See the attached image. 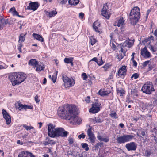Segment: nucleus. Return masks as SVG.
I'll use <instances>...</instances> for the list:
<instances>
[{
	"label": "nucleus",
	"mask_w": 157,
	"mask_h": 157,
	"mask_svg": "<svg viewBox=\"0 0 157 157\" xmlns=\"http://www.w3.org/2000/svg\"><path fill=\"white\" fill-rule=\"evenodd\" d=\"M48 134L51 137L55 138L61 136L65 137L68 134V132L66 131L62 128H55V125L49 124L48 125Z\"/></svg>",
	"instance_id": "f257e3e1"
},
{
	"label": "nucleus",
	"mask_w": 157,
	"mask_h": 157,
	"mask_svg": "<svg viewBox=\"0 0 157 157\" xmlns=\"http://www.w3.org/2000/svg\"><path fill=\"white\" fill-rule=\"evenodd\" d=\"M75 105H66L63 107H59L58 109V116L61 119H70L71 114L74 108L75 109Z\"/></svg>",
	"instance_id": "f03ea898"
},
{
	"label": "nucleus",
	"mask_w": 157,
	"mask_h": 157,
	"mask_svg": "<svg viewBox=\"0 0 157 157\" xmlns=\"http://www.w3.org/2000/svg\"><path fill=\"white\" fill-rule=\"evenodd\" d=\"M26 78V75L20 72L13 73L9 76V78L11 80L13 86L21 83Z\"/></svg>",
	"instance_id": "7ed1b4c3"
},
{
	"label": "nucleus",
	"mask_w": 157,
	"mask_h": 157,
	"mask_svg": "<svg viewBox=\"0 0 157 157\" xmlns=\"http://www.w3.org/2000/svg\"><path fill=\"white\" fill-rule=\"evenodd\" d=\"M140 9L138 7H135L131 11L129 17L131 24L135 25L140 18Z\"/></svg>",
	"instance_id": "20e7f679"
},
{
	"label": "nucleus",
	"mask_w": 157,
	"mask_h": 157,
	"mask_svg": "<svg viewBox=\"0 0 157 157\" xmlns=\"http://www.w3.org/2000/svg\"><path fill=\"white\" fill-rule=\"evenodd\" d=\"M141 90L143 93L148 94H151L152 92L155 91L152 82H150L145 83L142 86Z\"/></svg>",
	"instance_id": "39448f33"
},
{
	"label": "nucleus",
	"mask_w": 157,
	"mask_h": 157,
	"mask_svg": "<svg viewBox=\"0 0 157 157\" xmlns=\"http://www.w3.org/2000/svg\"><path fill=\"white\" fill-rule=\"evenodd\" d=\"M134 137L131 135H124L120 136H117L116 140L117 143L119 144L124 143L131 141Z\"/></svg>",
	"instance_id": "423d86ee"
},
{
	"label": "nucleus",
	"mask_w": 157,
	"mask_h": 157,
	"mask_svg": "<svg viewBox=\"0 0 157 157\" xmlns=\"http://www.w3.org/2000/svg\"><path fill=\"white\" fill-rule=\"evenodd\" d=\"M71 114L70 117V119H68V120L74 121L75 124L80 123L82 120L81 118L77 116L78 112L76 106H75V109H74Z\"/></svg>",
	"instance_id": "0eeeda50"
},
{
	"label": "nucleus",
	"mask_w": 157,
	"mask_h": 157,
	"mask_svg": "<svg viewBox=\"0 0 157 157\" xmlns=\"http://www.w3.org/2000/svg\"><path fill=\"white\" fill-rule=\"evenodd\" d=\"M63 79L64 82V85L66 88L72 86L75 83L73 79H70L66 76H63Z\"/></svg>",
	"instance_id": "6e6552de"
},
{
	"label": "nucleus",
	"mask_w": 157,
	"mask_h": 157,
	"mask_svg": "<svg viewBox=\"0 0 157 157\" xmlns=\"http://www.w3.org/2000/svg\"><path fill=\"white\" fill-rule=\"evenodd\" d=\"M87 135L88 136V139L91 143H94L95 142L96 138L94 135L92 131V128H89L87 132Z\"/></svg>",
	"instance_id": "1a4fd4ad"
},
{
	"label": "nucleus",
	"mask_w": 157,
	"mask_h": 157,
	"mask_svg": "<svg viewBox=\"0 0 157 157\" xmlns=\"http://www.w3.org/2000/svg\"><path fill=\"white\" fill-rule=\"evenodd\" d=\"M126 66L124 65L120 68L118 72V75L122 78H124V76L126 74Z\"/></svg>",
	"instance_id": "9d476101"
},
{
	"label": "nucleus",
	"mask_w": 157,
	"mask_h": 157,
	"mask_svg": "<svg viewBox=\"0 0 157 157\" xmlns=\"http://www.w3.org/2000/svg\"><path fill=\"white\" fill-rule=\"evenodd\" d=\"M125 147L128 151H135L137 147L136 144L134 142L127 144Z\"/></svg>",
	"instance_id": "9b49d317"
},
{
	"label": "nucleus",
	"mask_w": 157,
	"mask_h": 157,
	"mask_svg": "<svg viewBox=\"0 0 157 157\" xmlns=\"http://www.w3.org/2000/svg\"><path fill=\"white\" fill-rule=\"evenodd\" d=\"M18 157H35V156L31 152L27 151L20 152Z\"/></svg>",
	"instance_id": "f8f14e48"
},
{
	"label": "nucleus",
	"mask_w": 157,
	"mask_h": 157,
	"mask_svg": "<svg viewBox=\"0 0 157 157\" xmlns=\"http://www.w3.org/2000/svg\"><path fill=\"white\" fill-rule=\"evenodd\" d=\"M8 24L10 25V23L8 21V20L6 19H4L2 16L0 17V30L3 29L5 25Z\"/></svg>",
	"instance_id": "ddd939ff"
},
{
	"label": "nucleus",
	"mask_w": 157,
	"mask_h": 157,
	"mask_svg": "<svg viewBox=\"0 0 157 157\" xmlns=\"http://www.w3.org/2000/svg\"><path fill=\"white\" fill-rule=\"evenodd\" d=\"M99 104L98 102H96L92 104V108L89 110L90 112L93 113H98L100 110Z\"/></svg>",
	"instance_id": "4468645a"
},
{
	"label": "nucleus",
	"mask_w": 157,
	"mask_h": 157,
	"mask_svg": "<svg viewBox=\"0 0 157 157\" xmlns=\"http://www.w3.org/2000/svg\"><path fill=\"white\" fill-rule=\"evenodd\" d=\"M39 6V4L37 2H31L29 4V5L27 6V8L28 10L35 11L37 9Z\"/></svg>",
	"instance_id": "2eb2a0df"
},
{
	"label": "nucleus",
	"mask_w": 157,
	"mask_h": 157,
	"mask_svg": "<svg viewBox=\"0 0 157 157\" xmlns=\"http://www.w3.org/2000/svg\"><path fill=\"white\" fill-rule=\"evenodd\" d=\"M2 111L3 117L6 120V123L7 125H9L11 122V117L6 110L2 109Z\"/></svg>",
	"instance_id": "dca6fc26"
},
{
	"label": "nucleus",
	"mask_w": 157,
	"mask_h": 157,
	"mask_svg": "<svg viewBox=\"0 0 157 157\" xmlns=\"http://www.w3.org/2000/svg\"><path fill=\"white\" fill-rule=\"evenodd\" d=\"M101 26L99 22L97 21H95L93 24V27L94 29L96 32L100 34L101 33L102 31L101 29L99 28Z\"/></svg>",
	"instance_id": "f3484780"
},
{
	"label": "nucleus",
	"mask_w": 157,
	"mask_h": 157,
	"mask_svg": "<svg viewBox=\"0 0 157 157\" xmlns=\"http://www.w3.org/2000/svg\"><path fill=\"white\" fill-rule=\"evenodd\" d=\"M141 54L143 56H145L147 58L150 57V53L147 51L146 47H145L143 49L141 50Z\"/></svg>",
	"instance_id": "a211bd4d"
},
{
	"label": "nucleus",
	"mask_w": 157,
	"mask_h": 157,
	"mask_svg": "<svg viewBox=\"0 0 157 157\" xmlns=\"http://www.w3.org/2000/svg\"><path fill=\"white\" fill-rule=\"evenodd\" d=\"M151 131L152 133V136L154 137V140L155 141V142L157 143V127H154Z\"/></svg>",
	"instance_id": "6ab92c4d"
},
{
	"label": "nucleus",
	"mask_w": 157,
	"mask_h": 157,
	"mask_svg": "<svg viewBox=\"0 0 157 157\" xmlns=\"http://www.w3.org/2000/svg\"><path fill=\"white\" fill-rule=\"evenodd\" d=\"M15 107L17 109H18L19 110L22 109L25 110V105H23L21 104L20 101H19L17 102L15 105Z\"/></svg>",
	"instance_id": "aec40b11"
},
{
	"label": "nucleus",
	"mask_w": 157,
	"mask_h": 157,
	"mask_svg": "<svg viewBox=\"0 0 157 157\" xmlns=\"http://www.w3.org/2000/svg\"><path fill=\"white\" fill-rule=\"evenodd\" d=\"M38 61L35 59H31L28 62V64L29 65L34 66L35 67L38 65Z\"/></svg>",
	"instance_id": "412c9836"
},
{
	"label": "nucleus",
	"mask_w": 157,
	"mask_h": 157,
	"mask_svg": "<svg viewBox=\"0 0 157 157\" xmlns=\"http://www.w3.org/2000/svg\"><path fill=\"white\" fill-rule=\"evenodd\" d=\"M37 40L40 41L41 42H43L44 41L43 38L42 36L39 34L35 33H33L32 35Z\"/></svg>",
	"instance_id": "4be33fe9"
},
{
	"label": "nucleus",
	"mask_w": 157,
	"mask_h": 157,
	"mask_svg": "<svg viewBox=\"0 0 157 157\" xmlns=\"http://www.w3.org/2000/svg\"><path fill=\"white\" fill-rule=\"evenodd\" d=\"M140 134L141 135V136L140 137L142 138L144 137V140L145 141L146 139H147L148 136L147 133L145 132V130L142 129H141L140 130Z\"/></svg>",
	"instance_id": "5701e85b"
},
{
	"label": "nucleus",
	"mask_w": 157,
	"mask_h": 157,
	"mask_svg": "<svg viewBox=\"0 0 157 157\" xmlns=\"http://www.w3.org/2000/svg\"><path fill=\"white\" fill-rule=\"evenodd\" d=\"M124 22V20L123 19L120 18L118 21L117 22H116L114 23V26H117L118 27L122 26L123 25Z\"/></svg>",
	"instance_id": "b1692460"
},
{
	"label": "nucleus",
	"mask_w": 157,
	"mask_h": 157,
	"mask_svg": "<svg viewBox=\"0 0 157 157\" xmlns=\"http://www.w3.org/2000/svg\"><path fill=\"white\" fill-rule=\"evenodd\" d=\"M56 143V142L53 141V140H50L49 137H47L46 139V141H45L44 144L45 145L50 144L52 145Z\"/></svg>",
	"instance_id": "393cba45"
},
{
	"label": "nucleus",
	"mask_w": 157,
	"mask_h": 157,
	"mask_svg": "<svg viewBox=\"0 0 157 157\" xmlns=\"http://www.w3.org/2000/svg\"><path fill=\"white\" fill-rule=\"evenodd\" d=\"M149 48L152 52H155L157 50V42L154 46L149 44Z\"/></svg>",
	"instance_id": "a878e982"
},
{
	"label": "nucleus",
	"mask_w": 157,
	"mask_h": 157,
	"mask_svg": "<svg viewBox=\"0 0 157 157\" xmlns=\"http://www.w3.org/2000/svg\"><path fill=\"white\" fill-rule=\"evenodd\" d=\"M57 13V12L56 10H53L51 12H47L46 14L47 16H48L49 17H52L55 16Z\"/></svg>",
	"instance_id": "bb28decb"
},
{
	"label": "nucleus",
	"mask_w": 157,
	"mask_h": 157,
	"mask_svg": "<svg viewBox=\"0 0 157 157\" xmlns=\"http://www.w3.org/2000/svg\"><path fill=\"white\" fill-rule=\"evenodd\" d=\"M97 138L98 140L101 141H104L105 142H108L109 141V139L108 137L105 138H103L99 135H98Z\"/></svg>",
	"instance_id": "cd10ccee"
},
{
	"label": "nucleus",
	"mask_w": 157,
	"mask_h": 157,
	"mask_svg": "<svg viewBox=\"0 0 157 157\" xmlns=\"http://www.w3.org/2000/svg\"><path fill=\"white\" fill-rule=\"evenodd\" d=\"M117 94H119L120 96H122L125 93V91L122 88H119L117 90Z\"/></svg>",
	"instance_id": "c85d7f7f"
},
{
	"label": "nucleus",
	"mask_w": 157,
	"mask_h": 157,
	"mask_svg": "<svg viewBox=\"0 0 157 157\" xmlns=\"http://www.w3.org/2000/svg\"><path fill=\"white\" fill-rule=\"evenodd\" d=\"M79 2V0H69L68 3L70 5L75 6L77 5Z\"/></svg>",
	"instance_id": "c756f323"
},
{
	"label": "nucleus",
	"mask_w": 157,
	"mask_h": 157,
	"mask_svg": "<svg viewBox=\"0 0 157 157\" xmlns=\"http://www.w3.org/2000/svg\"><path fill=\"white\" fill-rule=\"evenodd\" d=\"M94 123H99L103 121V120L99 117H95L93 119Z\"/></svg>",
	"instance_id": "7c9ffc66"
},
{
	"label": "nucleus",
	"mask_w": 157,
	"mask_h": 157,
	"mask_svg": "<svg viewBox=\"0 0 157 157\" xmlns=\"http://www.w3.org/2000/svg\"><path fill=\"white\" fill-rule=\"evenodd\" d=\"M104 14L102 13V11H101V14L107 19H109L110 17V13L109 11H107V12L104 13Z\"/></svg>",
	"instance_id": "2f4dec72"
},
{
	"label": "nucleus",
	"mask_w": 157,
	"mask_h": 157,
	"mask_svg": "<svg viewBox=\"0 0 157 157\" xmlns=\"http://www.w3.org/2000/svg\"><path fill=\"white\" fill-rule=\"evenodd\" d=\"M36 67V71H40L42 70H44L45 68L44 65L41 66V64H38V65Z\"/></svg>",
	"instance_id": "473e14b6"
},
{
	"label": "nucleus",
	"mask_w": 157,
	"mask_h": 157,
	"mask_svg": "<svg viewBox=\"0 0 157 157\" xmlns=\"http://www.w3.org/2000/svg\"><path fill=\"white\" fill-rule=\"evenodd\" d=\"M109 9V7L107 5V3L104 4L103 5V8L102 10V13L104 14V13L107 12V11H109L108 10Z\"/></svg>",
	"instance_id": "72a5a7b5"
},
{
	"label": "nucleus",
	"mask_w": 157,
	"mask_h": 157,
	"mask_svg": "<svg viewBox=\"0 0 157 157\" xmlns=\"http://www.w3.org/2000/svg\"><path fill=\"white\" fill-rule=\"evenodd\" d=\"M99 94L101 96L106 95L108 94L109 93L107 91H102L100 90L98 92Z\"/></svg>",
	"instance_id": "f704fd0d"
},
{
	"label": "nucleus",
	"mask_w": 157,
	"mask_h": 157,
	"mask_svg": "<svg viewBox=\"0 0 157 157\" xmlns=\"http://www.w3.org/2000/svg\"><path fill=\"white\" fill-rule=\"evenodd\" d=\"M25 34L24 35L23 34H21L20 35L19 40L18 41L19 43H21L24 42L25 40Z\"/></svg>",
	"instance_id": "c9c22d12"
},
{
	"label": "nucleus",
	"mask_w": 157,
	"mask_h": 157,
	"mask_svg": "<svg viewBox=\"0 0 157 157\" xmlns=\"http://www.w3.org/2000/svg\"><path fill=\"white\" fill-rule=\"evenodd\" d=\"M111 66L112 65L109 63H107L104 65L102 67L105 69V71H106L108 70L109 68H110Z\"/></svg>",
	"instance_id": "e433bc0d"
},
{
	"label": "nucleus",
	"mask_w": 157,
	"mask_h": 157,
	"mask_svg": "<svg viewBox=\"0 0 157 157\" xmlns=\"http://www.w3.org/2000/svg\"><path fill=\"white\" fill-rule=\"evenodd\" d=\"M109 115L111 117H113L115 119L117 118L118 117H117V114L114 111H112Z\"/></svg>",
	"instance_id": "4c0bfd02"
},
{
	"label": "nucleus",
	"mask_w": 157,
	"mask_h": 157,
	"mask_svg": "<svg viewBox=\"0 0 157 157\" xmlns=\"http://www.w3.org/2000/svg\"><path fill=\"white\" fill-rule=\"evenodd\" d=\"M82 147L83 148L85 149V150L86 151H88L89 149L88 145L86 143H83L82 145Z\"/></svg>",
	"instance_id": "58836bf2"
},
{
	"label": "nucleus",
	"mask_w": 157,
	"mask_h": 157,
	"mask_svg": "<svg viewBox=\"0 0 157 157\" xmlns=\"http://www.w3.org/2000/svg\"><path fill=\"white\" fill-rule=\"evenodd\" d=\"M73 59V58L72 57L70 58H66L64 59V61L66 63H70V62H71V61Z\"/></svg>",
	"instance_id": "ea45409f"
},
{
	"label": "nucleus",
	"mask_w": 157,
	"mask_h": 157,
	"mask_svg": "<svg viewBox=\"0 0 157 157\" xmlns=\"http://www.w3.org/2000/svg\"><path fill=\"white\" fill-rule=\"evenodd\" d=\"M103 144V143L101 142H99L97 143L96 145L94 146L95 149L98 150L99 147H101L102 145Z\"/></svg>",
	"instance_id": "a19ab883"
},
{
	"label": "nucleus",
	"mask_w": 157,
	"mask_h": 157,
	"mask_svg": "<svg viewBox=\"0 0 157 157\" xmlns=\"http://www.w3.org/2000/svg\"><path fill=\"white\" fill-rule=\"evenodd\" d=\"M23 127L25 128L27 130H31V129H34L33 127L31 126H29L25 124L23 125Z\"/></svg>",
	"instance_id": "79ce46f5"
},
{
	"label": "nucleus",
	"mask_w": 157,
	"mask_h": 157,
	"mask_svg": "<svg viewBox=\"0 0 157 157\" xmlns=\"http://www.w3.org/2000/svg\"><path fill=\"white\" fill-rule=\"evenodd\" d=\"M139 75L137 73L133 74L131 77V78H134L135 79H136L139 77Z\"/></svg>",
	"instance_id": "37998d69"
},
{
	"label": "nucleus",
	"mask_w": 157,
	"mask_h": 157,
	"mask_svg": "<svg viewBox=\"0 0 157 157\" xmlns=\"http://www.w3.org/2000/svg\"><path fill=\"white\" fill-rule=\"evenodd\" d=\"M96 42V40L94 37H92L90 39L91 44L92 45L94 44Z\"/></svg>",
	"instance_id": "c03bdc74"
},
{
	"label": "nucleus",
	"mask_w": 157,
	"mask_h": 157,
	"mask_svg": "<svg viewBox=\"0 0 157 157\" xmlns=\"http://www.w3.org/2000/svg\"><path fill=\"white\" fill-rule=\"evenodd\" d=\"M82 76L84 80H86L88 78L87 75H86V74L85 73H83L82 74Z\"/></svg>",
	"instance_id": "a18cd8bd"
},
{
	"label": "nucleus",
	"mask_w": 157,
	"mask_h": 157,
	"mask_svg": "<svg viewBox=\"0 0 157 157\" xmlns=\"http://www.w3.org/2000/svg\"><path fill=\"white\" fill-rule=\"evenodd\" d=\"M125 56L123 54H120L117 56L118 59L120 60L122 59L123 58L124 56Z\"/></svg>",
	"instance_id": "49530a36"
},
{
	"label": "nucleus",
	"mask_w": 157,
	"mask_h": 157,
	"mask_svg": "<svg viewBox=\"0 0 157 157\" xmlns=\"http://www.w3.org/2000/svg\"><path fill=\"white\" fill-rule=\"evenodd\" d=\"M86 136V135H85L84 133H82L81 134L79 135L78 136V138L79 139L81 138L84 139Z\"/></svg>",
	"instance_id": "de8ad7c7"
},
{
	"label": "nucleus",
	"mask_w": 157,
	"mask_h": 157,
	"mask_svg": "<svg viewBox=\"0 0 157 157\" xmlns=\"http://www.w3.org/2000/svg\"><path fill=\"white\" fill-rule=\"evenodd\" d=\"M51 79L53 83H55L56 81V77L54 75H52V76Z\"/></svg>",
	"instance_id": "09e8293b"
},
{
	"label": "nucleus",
	"mask_w": 157,
	"mask_h": 157,
	"mask_svg": "<svg viewBox=\"0 0 157 157\" xmlns=\"http://www.w3.org/2000/svg\"><path fill=\"white\" fill-rule=\"evenodd\" d=\"M58 2H60V3L62 4H65L67 2V0H57Z\"/></svg>",
	"instance_id": "8fccbe9b"
},
{
	"label": "nucleus",
	"mask_w": 157,
	"mask_h": 157,
	"mask_svg": "<svg viewBox=\"0 0 157 157\" xmlns=\"http://www.w3.org/2000/svg\"><path fill=\"white\" fill-rule=\"evenodd\" d=\"M154 39L152 35L151 36H150L148 38L146 39V42H147L149 41L153 40Z\"/></svg>",
	"instance_id": "3c124183"
},
{
	"label": "nucleus",
	"mask_w": 157,
	"mask_h": 157,
	"mask_svg": "<svg viewBox=\"0 0 157 157\" xmlns=\"http://www.w3.org/2000/svg\"><path fill=\"white\" fill-rule=\"evenodd\" d=\"M35 100L37 103H38L40 101V100L38 99V95H36L35 97Z\"/></svg>",
	"instance_id": "603ef678"
},
{
	"label": "nucleus",
	"mask_w": 157,
	"mask_h": 157,
	"mask_svg": "<svg viewBox=\"0 0 157 157\" xmlns=\"http://www.w3.org/2000/svg\"><path fill=\"white\" fill-rule=\"evenodd\" d=\"M149 61H147L144 62L142 64V65L143 67H146L149 62Z\"/></svg>",
	"instance_id": "864d4df0"
},
{
	"label": "nucleus",
	"mask_w": 157,
	"mask_h": 157,
	"mask_svg": "<svg viewBox=\"0 0 157 157\" xmlns=\"http://www.w3.org/2000/svg\"><path fill=\"white\" fill-rule=\"evenodd\" d=\"M115 73L114 72L112 71L110 73V75H109V78L112 79L113 78V74Z\"/></svg>",
	"instance_id": "5fc2aeb1"
},
{
	"label": "nucleus",
	"mask_w": 157,
	"mask_h": 157,
	"mask_svg": "<svg viewBox=\"0 0 157 157\" xmlns=\"http://www.w3.org/2000/svg\"><path fill=\"white\" fill-rule=\"evenodd\" d=\"M111 48L113 50H115L116 49V46L113 43H112V45H111Z\"/></svg>",
	"instance_id": "6e6d98bb"
},
{
	"label": "nucleus",
	"mask_w": 157,
	"mask_h": 157,
	"mask_svg": "<svg viewBox=\"0 0 157 157\" xmlns=\"http://www.w3.org/2000/svg\"><path fill=\"white\" fill-rule=\"evenodd\" d=\"M68 141L69 142V143L70 144H73V143H74V141H73V139L72 138H69Z\"/></svg>",
	"instance_id": "4d7b16f0"
},
{
	"label": "nucleus",
	"mask_w": 157,
	"mask_h": 157,
	"mask_svg": "<svg viewBox=\"0 0 157 157\" xmlns=\"http://www.w3.org/2000/svg\"><path fill=\"white\" fill-rule=\"evenodd\" d=\"M12 13L13 16H17L18 15V13L16 11V10L14 11V12H12Z\"/></svg>",
	"instance_id": "13d9d810"
},
{
	"label": "nucleus",
	"mask_w": 157,
	"mask_h": 157,
	"mask_svg": "<svg viewBox=\"0 0 157 157\" xmlns=\"http://www.w3.org/2000/svg\"><path fill=\"white\" fill-rule=\"evenodd\" d=\"M90 97L89 96H87L85 99V101L87 103H88L90 101Z\"/></svg>",
	"instance_id": "bf43d9fd"
},
{
	"label": "nucleus",
	"mask_w": 157,
	"mask_h": 157,
	"mask_svg": "<svg viewBox=\"0 0 157 157\" xmlns=\"http://www.w3.org/2000/svg\"><path fill=\"white\" fill-rule=\"evenodd\" d=\"M16 9L15 7H12L9 10V12L11 13L12 12H14V11Z\"/></svg>",
	"instance_id": "052dcab7"
},
{
	"label": "nucleus",
	"mask_w": 157,
	"mask_h": 157,
	"mask_svg": "<svg viewBox=\"0 0 157 157\" xmlns=\"http://www.w3.org/2000/svg\"><path fill=\"white\" fill-rule=\"evenodd\" d=\"M33 107L32 106L27 105H25V110L27 109H32Z\"/></svg>",
	"instance_id": "680f3d73"
},
{
	"label": "nucleus",
	"mask_w": 157,
	"mask_h": 157,
	"mask_svg": "<svg viewBox=\"0 0 157 157\" xmlns=\"http://www.w3.org/2000/svg\"><path fill=\"white\" fill-rule=\"evenodd\" d=\"M84 16V14L82 13H79V17L81 19H82L83 18Z\"/></svg>",
	"instance_id": "e2e57ef3"
},
{
	"label": "nucleus",
	"mask_w": 157,
	"mask_h": 157,
	"mask_svg": "<svg viewBox=\"0 0 157 157\" xmlns=\"http://www.w3.org/2000/svg\"><path fill=\"white\" fill-rule=\"evenodd\" d=\"M121 51L123 53L124 55H125V50L123 48H122L121 47Z\"/></svg>",
	"instance_id": "0e129e2a"
},
{
	"label": "nucleus",
	"mask_w": 157,
	"mask_h": 157,
	"mask_svg": "<svg viewBox=\"0 0 157 157\" xmlns=\"http://www.w3.org/2000/svg\"><path fill=\"white\" fill-rule=\"evenodd\" d=\"M103 61L102 60V59H101V61L99 62H98V61L97 63L98 65L100 66V65H102V64H103Z\"/></svg>",
	"instance_id": "69168bd1"
},
{
	"label": "nucleus",
	"mask_w": 157,
	"mask_h": 157,
	"mask_svg": "<svg viewBox=\"0 0 157 157\" xmlns=\"http://www.w3.org/2000/svg\"><path fill=\"white\" fill-rule=\"evenodd\" d=\"M91 61H94L95 62L97 63L98 62L97 58L96 57H94L91 60Z\"/></svg>",
	"instance_id": "338daca9"
},
{
	"label": "nucleus",
	"mask_w": 157,
	"mask_h": 157,
	"mask_svg": "<svg viewBox=\"0 0 157 157\" xmlns=\"http://www.w3.org/2000/svg\"><path fill=\"white\" fill-rule=\"evenodd\" d=\"M154 99L155 102L157 101V94H156L155 97L154 98Z\"/></svg>",
	"instance_id": "774afa93"
}]
</instances>
